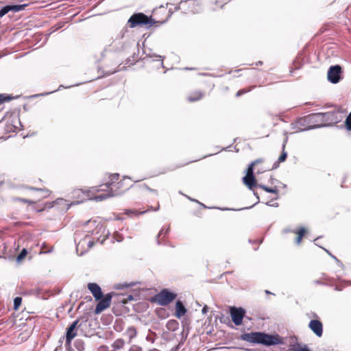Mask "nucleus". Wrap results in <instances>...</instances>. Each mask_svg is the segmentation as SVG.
I'll list each match as a JSON object with an SVG mask.
<instances>
[{"mask_svg":"<svg viewBox=\"0 0 351 351\" xmlns=\"http://www.w3.org/2000/svg\"><path fill=\"white\" fill-rule=\"evenodd\" d=\"M241 339L254 344L274 346L280 343L278 335H269L262 332H252L241 335Z\"/></svg>","mask_w":351,"mask_h":351,"instance_id":"obj_1","label":"nucleus"},{"mask_svg":"<svg viewBox=\"0 0 351 351\" xmlns=\"http://www.w3.org/2000/svg\"><path fill=\"white\" fill-rule=\"evenodd\" d=\"M334 113L328 112L325 113H316L310 116V119L315 123L316 125H311L306 129H302L300 131L309 130L315 128H322L329 125L333 120Z\"/></svg>","mask_w":351,"mask_h":351,"instance_id":"obj_2","label":"nucleus"},{"mask_svg":"<svg viewBox=\"0 0 351 351\" xmlns=\"http://www.w3.org/2000/svg\"><path fill=\"white\" fill-rule=\"evenodd\" d=\"M128 23H130L131 27L137 25H149V27H151L155 23V21L143 13H136L131 16L128 20Z\"/></svg>","mask_w":351,"mask_h":351,"instance_id":"obj_3","label":"nucleus"},{"mask_svg":"<svg viewBox=\"0 0 351 351\" xmlns=\"http://www.w3.org/2000/svg\"><path fill=\"white\" fill-rule=\"evenodd\" d=\"M177 297V294L168 289H162L155 295V302L160 306H167L173 302Z\"/></svg>","mask_w":351,"mask_h":351,"instance_id":"obj_4","label":"nucleus"},{"mask_svg":"<svg viewBox=\"0 0 351 351\" xmlns=\"http://www.w3.org/2000/svg\"><path fill=\"white\" fill-rule=\"evenodd\" d=\"M230 315L232 322L236 326H240L242 324L243 319L245 314V311L241 307H230Z\"/></svg>","mask_w":351,"mask_h":351,"instance_id":"obj_5","label":"nucleus"},{"mask_svg":"<svg viewBox=\"0 0 351 351\" xmlns=\"http://www.w3.org/2000/svg\"><path fill=\"white\" fill-rule=\"evenodd\" d=\"M114 295L113 292L108 293L105 295L104 298L99 300V302L96 305L95 309V313L98 315L101 313L103 311L108 308L110 306L111 300L112 296Z\"/></svg>","mask_w":351,"mask_h":351,"instance_id":"obj_6","label":"nucleus"},{"mask_svg":"<svg viewBox=\"0 0 351 351\" xmlns=\"http://www.w3.org/2000/svg\"><path fill=\"white\" fill-rule=\"evenodd\" d=\"M341 67L339 65L331 66L328 71V80L332 84H337L341 79Z\"/></svg>","mask_w":351,"mask_h":351,"instance_id":"obj_7","label":"nucleus"},{"mask_svg":"<svg viewBox=\"0 0 351 351\" xmlns=\"http://www.w3.org/2000/svg\"><path fill=\"white\" fill-rule=\"evenodd\" d=\"M121 195V193L117 191V190H113V188L111 187V190H109V191L106 193H103V194H101V195H95L94 197H93V199L96 202H101L108 197H114V196H118V195ZM86 197L90 198V199H93V197H91L90 195H89V193L88 192H86Z\"/></svg>","mask_w":351,"mask_h":351,"instance_id":"obj_8","label":"nucleus"},{"mask_svg":"<svg viewBox=\"0 0 351 351\" xmlns=\"http://www.w3.org/2000/svg\"><path fill=\"white\" fill-rule=\"evenodd\" d=\"M79 320L77 319L73 322L66 330V341L67 343H70L71 341L76 337L77 333L75 332L76 328L80 327L81 324L77 326Z\"/></svg>","mask_w":351,"mask_h":351,"instance_id":"obj_9","label":"nucleus"},{"mask_svg":"<svg viewBox=\"0 0 351 351\" xmlns=\"http://www.w3.org/2000/svg\"><path fill=\"white\" fill-rule=\"evenodd\" d=\"M310 329L319 337H321L323 333V325L317 319L311 320L308 324Z\"/></svg>","mask_w":351,"mask_h":351,"instance_id":"obj_10","label":"nucleus"},{"mask_svg":"<svg viewBox=\"0 0 351 351\" xmlns=\"http://www.w3.org/2000/svg\"><path fill=\"white\" fill-rule=\"evenodd\" d=\"M88 288L96 300H99L102 298L103 293L100 287L97 284L93 282L88 283Z\"/></svg>","mask_w":351,"mask_h":351,"instance_id":"obj_11","label":"nucleus"},{"mask_svg":"<svg viewBox=\"0 0 351 351\" xmlns=\"http://www.w3.org/2000/svg\"><path fill=\"white\" fill-rule=\"evenodd\" d=\"M186 311L187 310L184 306L183 303L181 301L178 300L176 303L175 316L178 319H180L186 313Z\"/></svg>","mask_w":351,"mask_h":351,"instance_id":"obj_12","label":"nucleus"},{"mask_svg":"<svg viewBox=\"0 0 351 351\" xmlns=\"http://www.w3.org/2000/svg\"><path fill=\"white\" fill-rule=\"evenodd\" d=\"M204 96V92L201 90H195L191 93L188 97L187 100L190 102H195L200 100Z\"/></svg>","mask_w":351,"mask_h":351,"instance_id":"obj_13","label":"nucleus"},{"mask_svg":"<svg viewBox=\"0 0 351 351\" xmlns=\"http://www.w3.org/2000/svg\"><path fill=\"white\" fill-rule=\"evenodd\" d=\"M119 176L118 173L110 175L109 177V181L107 182L105 184L101 185L99 187H105L111 190V187L113 188L114 185L115 184V182L118 180Z\"/></svg>","mask_w":351,"mask_h":351,"instance_id":"obj_14","label":"nucleus"},{"mask_svg":"<svg viewBox=\"0 0 351 351\" xmlns=\"http://www.w3.org/2000/svg\"><path fill=\"white\" fill-rule=\"evenodd\" d=\"M243 182L250 189H252V188L256 186L254 176H245L243 178Z\"/></svg>","mask_w":351,"mask_h":351,"instance_id":"obj_15","label":"nucleus"},{"mask_svg":"<svg viewBox=\"0 0 351 351\" xmlns=\"http://www.w3.org/2000/svg\"><path fill=\"white\" fill-rule=\"evenodd\" d=\"M111 47L114 51H121L125 48L124 42L121 38H116L112 43Z\"/></svg>","mask_w":351,"mask_h":351,"instance_id":"obj_16","label":"nucleus"},{"mask_svg":"<svg viewBox=\"0 0 351 351\" xmlns=\"http://www.w3.org/2000/svg\"><path fill=\"white\" fill-rule=\"evenodd\" d=\"M136 334L137 331L134 326L128 327L124 332V335L129 339V343H130L132 340L136 337Z\"/></svg>","mask_w":351,"mask_h":351,"instance_id":"obj_17","label":"nucleus"},{"mask_svg":"<svg viewBox=\"0 0 351 351\" xmlns=\"http://www.w3.org/2000/svg\"><path fill=\"white\" fill-rule=\"evenodd\" d=\"M293 232L298 234V237L295 239V243L297 245H300L301 243L302 239L306 232L305 228L301 227L298 230H293Z\"/></svg>","mask_w":351,"mask_h":351,"instance_id":"obj_18","label":"nucleus"},{"mask_svg":"<svg viewBox=\"0 0 351 351\" xmlns=\"http://www.w3.org/2000/svg\"><path fill=\"white\" fill-rule=\"evenodd\" d=\"M9 11H12L14 12H17L21 10H25V8L27 6V4H22V5H8Z\"/></svg>","mask_w":351,"mask_h":351,"instance_id":"obj_19","label":"nucleus"},{"mask_svg":"<svg viewBox=\"0 0 351 351\" xmlns=\"http://www.w3.org/2000/svg\"><path fill=\"white\" fill-rule=\"evenodd\" d=\"M124 344H125V341L123 339H118L113 342L112 346L115 350H120V349L123 348V347L124 346Z\"/></svg>","mask_w":351,"mask_h":351,"instance_id":"obj_20","label":"nucleus"},{"mask_svg":"<svg viewBox=\"0 0 351 351\" xmlns=\"http://www.w3.org/2000/svg\"><path fill=\"white\" fill-rule=\"evenodd\" d=\"M123 186H124V180H121L120 182L116 183L114 185L113 190H117V191L121 193V194H122L123 193H124V191H125L126 190H128L129 189V187H128L123 190H121Z\"/></svg>","mask_w":351,"mask_h":351,"instance_id":"obj_21","label":"nucleus"},{"mask_svg":"<svg viewBox=\"0 0 351 351\" xmlns=\"http://www.w3.org/2000/svg\"><path fill=\"white\" fill-rule=\"evenodd\" d=\"M258 186L267 193L278 194V190L276 187L269 188L263 184H259Z\"/></svg>","mask_w":351,"mask_h":351,"instance_id":"obj_22","label":"nucleus"},{"mask_svg":"<svg viewBox=\"0 0 351 351\" xmlns=\"http://www.w3.org/2000/svg\"><path fill=\"white\" fill-rule=\"evenodd\" d=\"M259 160H255L252 162L247 167L246 170V175L245 176H254V166L256 163H257Z\"/></svg>","mask_w":351,"mask_h":351,"instance_id":"obj_23","label":"nucleus"},{"mask_svg":"<svg viewBox=\"0 0 351 351\" xmlns=\"http://www.w3.org/2000/svg\"><path fill=\"white\" fill-rule=\"evenodd\" d=\"M54 203H55L56 204L58 205V206H66V210L69 209V206H70V204H69L67 203V201H66V200H65V199H62V198H58V199H57L54 202Z\"/></svg>","mask_w":351,"mask_h":351,"instance_id":"obj_24","label":"nucleus"},{"mask_svg":"<svg viewBox=\"0 0 351 351\" xmlns=\"http://www.w3.org/2000/svg\"><path fill=\"white\" fill-rule=\"evenodd\" d=\"M27 254V251L25 248H23L21 252L19 253V254L16 257V262L17 263H21V261L26 256Z\"/></svg>","mask_w":351,"mask_h":351,"instance_id":"obj_25","label":"nucleus"},{"mask_svg":"<svg viewBox=\"0 0 351 351\" xmlns=\"http://www.w3.org/2000/svg\"><path fill=\"white\" fill-rule=\"evenodd\" d=\"M345 125L347 130L351 131V112L349 113L345 120Z\"/></svg>","mask_w":351,"mask_h":351,"instance_id":"obj_26","label":"nucleus"},{"mask_svg":"<svg viewBox=\"0 0 351 351\" xmlns=\"http://www.w3.org/2000/svg\"><path fill=\"white\" fill-rule=\"evenodd\" d=\"M22 302V298L20 297H16L14 299V308L17 310L19 307L21 306Z\"/></svg>","mask_w":351,"mask_h":351,"instance_id":"obj_27","label":"nucleus"},{"mask_svg":"<svg viewBox=\"0 0 351 351\" xmlns=\"http://www.w3.org/2000/svg\"><path fill=\"white\" fill-rule=\"evenodd\" d=\"M293 351H311L308 347L304 345V346H300L299 344H298L296 346L294 347L293 349Z\"/></svg>","mask_w":351,"mask_h":351,"instance_id":"obj_28","label":"nucleus"},{"mask_svg":"<svg viewBox=\"0 0 351 351\" xmlns=\"http://www.w3.org/2000/svg\"><path fill=\"white\" fill-rule=\"evenodd\" d=\"M9 12L10 11H9L8 5H5V6L3 7L0 10V18L3 16L4 15H5Z\"/></svg>","mask_w":351,"mask_h":351,"instance_id":"obj_29","label":"nucleus"},{"mask_svg":"<svg viewBox=\"0 0 351 351\" xmlns=\"http://www.w3.org/2000/svg\"><path fill=\"white\" fill-rule=\"evenodd\" d=\"M11 99H12L11 97H10V96L5 97L4 95L0 94V104L3 103L5 101H10Z\"/></svg>","mask_w":351,"mask_h":351,"instance_id":"obj_30","label":"nucleus"},{"mask_svg":"<svg viewBox=\"0 0 351 351\" xmlns=\"http://www.w3.org/2000/svg\"><path fill=\"white\" fill-rule=\"evenodd\" d=\"M287 154L285 152H282L281 155L278 158V161L280 162H284L287 158Z\"/></svg>","mask_w":351,"mask_h":351,"instance_id":"obj_31","label":"nucleus"},{"mask_svg":"<svg viewBox=\"0 0 351 351\" xmlns=\"http://www.w3.org/2000/svg\"><path fill=\"white\" fill-rule=\"evenodd\" d=\"M129 351H142V349L140 346H136V345H132Z\"/></svg>","mask_w":351,"mask_h":351,"instance_id":"obj_32","label":"nucleus"},{"mask_svg":"<svg viewBox=\"0 0 351 351\" xmlns=\"http://www.w3.org/2000/svg\"><path fill=\"white\" fill-rule=\"evenodd\" d=\"M106 191L105 189H99L97 186H94V187L91 188V191H93V192H95V191L99 192V191Z\"/></svg>","mask_w":351,"mask_h":351,"instance_id":"obj_33","label":"nucleus"},{"mask_svg":"<svg viewBox=\"0 0 351 351\" xmlns=\"http://www.w3.org/2000/svg\"><path fill=\"white\" fill-rule=\"evenodd\" d=\"M116 240L118 241V242H121L123 241V237L121 234L117 233L116 235L114 236Z\"/></svg>","mask_w":351,"mask_h":351,"instance_id":"obj_34","label":"nucleus"},{"mask_svg":"<svg viewBox=\"0 0 351 351\" xmlns=\"http://www.w3.org/2000/svg\"><path fill=\"white\" fill-rule=\"evenodd\" d=\"M31 189L32 190H35V191H45V195L44 196L46 197L47 195H48V190H43V189H36V188H31Z\"/></svg>","mask_w":351,"mask_h":351,"instance_id":"obj_35","label":"nucleus"},{"mask_svg":"<svg viewBox=\"0 0 351 351\" xmlns=\"http://www.w3.org/2000/svg\"><path fill=\"white\" fill-rule=\"evenodd\" d=\"M253 206H249V207H245L244 208V209H249V208H251ZM222 210H231L230 208H221ZM234 210H235L234 209H233ZM243 210V208H240V209H237V210Z\"/></svg>","mask_w":351,"mask_h":351,"instance_id":"obj_36","label":"nucleus"},{"mask_svg":"<svg viewBox=\"0 0 351 351\" xmlns=\"http://www.w3.org/2000/svg\"><path fill=\"white\" fill-rule=\"evenodd\" d=\"M245 93H246V91L244 89H241V90H239L237 93L236 95H237V97H239V96L241 95L242 94H244Z\"/></svg>","mask_w":351,"mask_h":351,"instance_id":"obj_37","label":"nucleus"},{"mask_svg":"<svg viewBox=\"0 0 351 351\" xmlns=\"http://www.w3.org/2000/svg\"><path fill=\"white\" fill-rule=\"evenodd\" d=\"M146 188H147V189L149 192H151V193H155V194H156V195L158 194V192H157V191H156V190L153 189H151V188H149V187H148V186H147Z\"/></svg>","mask_w":351,"mask_h":351,"instance_id":"obj_38","label":"nucleus"},{"mask_svg":"<svg viewBox=\"0 0 351 351\" xmlns=\"http://www.w3.org/2000/svg\"><path fill=\"white\" fill-rule=\"evenodd\" d=\"M207 312H208V306H204L202 310V314H206Z\"/></svg>","mask_w":351,"mask_h":351,"instance_id":"obj_39","label":"nucleus"},{"mask_svg":"<svg viewBox=\"0 0 351 351\" xmlns=\"http://www.w3.org/2000/svg\"><path fill=\"white\" fill-rule=\"evenodd\" d=\"M323 249H324V250H325V251H326V252H327V253H328V254L331 257H332V258H334L335 260H336L337 261H338L337 258L335 256H332V255L329 252V251H328V250H326V249H325V248H323Z\"/></svg>","mask_w":351,"mask_h":351,"instance_id":"obj_40","label":"nucleus"},{"mask_svg":"<svg viewBox=\"0 0 351 351\" xmlns=\"http://www.w3.org/2000/svg\"><path fill=\"white\" fill-rule=\"evenodd\" d=\"M93 245H94V242L93 241H89L88 242V246L89 248L92 247L93 246Z\"/></svg>","mask_w":351,"mask_h":351,"instance_id":"obj_41","label":"nucleus"},{"mask_svg":"<svg viewBox=\"0 0 351 351\" xmlns=\"http://www.w3.org/2000/svg\"><path fill=\"white\" fill-rule=\"evenodd\" d=\"M81 192L83 193H85V192L83 190H81V189H76V190L74 191V193H77V194L79 193H81Z\"/></svg>","mask_w":351,"mask_h":351,"instance_id":"obj_42","label":"nucleus"},{"mask_svg":"<svg viewBox=\"0 0 351 351\" xmlns=\"http://www.w3.org/2000/svg\"><path fill=\"white\" fill-rule=\"evenodd\" d=\"M177 324V322L176 320H171L168 322V325H171V324Z\"/></svg>","mask_w":351,"mask_h":351,"instance_id":"obj_43","label":"nucleus"},{"mask_svg":"<svg viewBox=\"0 0 351 351\" xmlns=\"http://www.w3.org/2000/svg\"><path fill=\"white\" fill-rule=\"evenodd\" d=\"M189 200L192 201V202H197V203H199L197 200L196 199H192L191 197L187 196V195H185Z\"/></svg>","mask_w":351,"mask_h":351,"instance_id":"obj_44","label":"nucleus"},{"mask_svg":"<svg viewBox=\"0 0 351 351\" xmlns=\"http://www.w3.org/2000/svg\"><path fill=\"white\" fill-rule=\"evenodd\" d=\"M267 205L270 206H276V207H277L278 206V203L273 204H270L269 203H267Z\"/></svg>","mask_w":351,"mask_h":351,"instance_id":"obj_45","label":"nucleus"},{"mask_svg":"<svg viewBox=\"0 0 351 351\" xmlns=\"http://www.w3.org/2000/svg\"><path fill=\"white\" fill-rule=\"evenodd\" d=\"M32 291H34V293L35 295H38L39 294V290L38 289L32 290Z\"/></svg>","mask_w":351,"mask_h":351,"instance_id":"obj_46","label":"nucleus"},{"mask_svg":"<svg viewBox=\"0 0 351 351\" xmlns=\"http://www.w3.org/2000/svg\"><path fill=\"white\" fill-rule=\"evenodd\" d=\"M128 300H134V297L132 295H129L128 296Z\"/></svg>","mask_w":351,"mask_h":351,"instance_id":"obj_47","label":"nucleus"},{"mask_svg":"<svg viewBox=\"0 0 351 351\" xmlns=\"http://www.w3.org/2000/svg\"><path fill=\"white\" fill-rule=\"evenodd\" d=\"M254 195H256V198H257V202L256 204H257L258 202H259V196L257 195L256 193L254 192Z\"/></svg>","mask_w":351,"mask_h":351,"instance_id":"obj_48","label":"nucleus"},{"mask_svg":"<svg viewBox=\"0 0 351 351\" xmlns=\"http://www.w3.org/2000/svg\"><path fill=\"white\" fill-rule=\"evenodd\" d=\"M293 230H289V229H285V230H283V232H284V233L289 232H293Z\"/></svg>","mask_w":351,"mask_h":351,"instance_id":"obj_49","label":"nucleus"},{"mask_svg":"<svg viewBox=\"0 0 351 351\" xmlns=\"http://www.w3.org/2000/svg\"><path fill=\"white\" fill-rule=\"evenodd\" d=\"M163 233H164V230H161L160 231V232L158 233V237H160V236L161 234H162Z\"/></svg>","mask_w":351,"mask_h":351,"instance_id":"obj_50","label":"nucleus"},{"mask_svg":"<svg viewBox=\"0 0 351 351\" xmlns=\"http://www.w3.org/2000/svg\"><path fill=\"white\" fill-rule=\"evenodd\" d=\"M158 57L160 58L161 64H162L163 58L161 56H158Z\"/></svg>","mask_w":351,"mask_h":351,"instance_id":"obj_51","label":"nucleus"},{"mask_svg":"<svg viewBox=\"0 0 351 351\" xmlns=\"http://www.w3.org/2000/svg\"><path fill=\"white\" fill-rule=\"evenodd\" d=\"M79 245H80V243L77 245V247H76L77 252H78V250H79Z\"/></svg>","mask_w":351,"mask_h":351,"instance_id":"obj_52","label":"nucleus"},{"mask_svg":"<svg viewBox=\"0 0 351 351\" xmlns=\"http://www.w3.org/2000/svg\"><path fill=\"white\" fill-rule=\"evenodd\" d=\"M287 141V138H286V139H285V142H284V144H283V148H285V144H286Z\"/></svg>","mask_w":351,"mask_h":351,"instance_id":"obj_53","label":"nucleus"},{"mask_svg":"<svg viewBox=\"0 0 351 351\" xmlns=\"http://www.w3.org/2000/svg\"><path fill=\"white\" fill-rule=\"evenodd\" d=\"M159 207H160V206H159V204H158V206H157L156 208H154V211L158 210L159 209Z\"/></svg>","mask_w":351,"mask_h":351,"instance_id":"obj_54","label":"nucleus"},{"mask_svg":"<svg viewBox=\"0 0 351 351\" xmlns=\"http://www.w3.org/2000/svg\"><path fill=\"white\" fill-rule=\"evenodd\" d=\"M185 70H192L193 69L192 68H189V67H186L184 68Z\"/></svg>","mask_w":351,"mask_h":351,"instance_id":"obj_55","label":"nucleus"},{"mask_svg":"<svg viewBox=\"0 0 351 351\" xmlns=\"http://www.w3.org/2000/svg\"><path fill=\"white\" fill-rule=\"evenodd\" d=\"M62 87L64 88V86L63 85H60L57 90H60Z\"/></svg>","mask_w":351,"mask_h":351,"instance_id":"obj_56","label":"nucleus"},{"mask_svg":"<svg viewBox=\"0 0 351 351\" xmlns=\"http://www.w3.org/2000/svg\"><path fill=\"white\" fill-rule=\"evenodd\" d=\"M23 202H31L30 201H28L27 199H22Z\"/></svg>","mask_w":351,"mask_h":351,"instance_id":"obj_57","label":"nucleus"},{"mask_svg":"<svg viewBox=\"0 0 351 351\" xmlns=\"http://www.w3.org/2000/svg\"><path fill=\"white\" fill-rule=\"evenodd\" d=\"M169 230V228H168L165 230V234H167V233L168 232Z\"/></svg>","mask_w":351,"mask_h":351,"instance_id":"obj_58","label":"nucleus"},{"mask_svg":"<svg viewBox=\"0 0 351 351\" xmlns=\"http://www.w3.org/2000/svg\"><path fill=\"white\" fill-rule=\"evenodd\" d=\"M317 239H318V238H317V239H315L314 240V243H315V245H317V243H316L315 242L317 241Z\"/></svg>","mask_w":351,"mask_h":351,"instance_id":"obj_59","label":"nucleus"},{"mask_svg":"<svg viewBox=\"0 0 351 351\" xmlns=\"http://www.w3.org/2000/svg\"><path fill=\"white\" fill-rule=\"evenodd\" d=\"M261 64H262L261 62H258V63H256V65Z\"/></svg>","mask_w":351,"mask_h":351,"instance_id":"obj_60","label":"nucleus"},{"mask_svg":"<svg viewBox=\"0 0 351 351\" xmlns=\"http://www.w3.org/2000/svg\"><path fill=\"white\" fill-rule=\"evenodd\" d=\"M261 64H262L261 62H258V63H256V65Z\"/></svg>","mask_w":351,"mask_h":351,"instance_id":"obj_61","label":"nucleus"},{"mask_svg":"<svg viewBox=\"0 0 351 351\" xmlns=\"http://www.w3.org/2000/svg\"><path fill=\"white\" fill-rule=\"evenodd\" d=\"M266 293H271L269 291H265Z\"/></svg>","mask_w":351,"mask_h":351,"instance_id":"obj_62","label":"nucleus"},{"mask_svg":"<svg viewBox=\"0 0 351 351\" xmlns=\"http://www.w3.org/2000/svg\"><path fill=\"white\" fill-rule=\"evenodd\" d=\"M146 213V211L141 212V213H140V214H143V213Z\"/></svg>","mask_w":351,"mask_h":351,"instance_id":"obj_63","label":"nucleus"},{"mask_svg":"<svg viewBox=\"0 0 351 351\" xmlns=\"http://www.w3.org/2000/svg\"><path fill=\"white\" fill-rule=\"evenodd\" d=\"M53 91L50 92V93H53ZM49 93H47L45 95H49Z\"/></svg>","mask_w":351,"mask_h":351,"instance_id":"obj_64","label":"nucleus"}]
</instances>
